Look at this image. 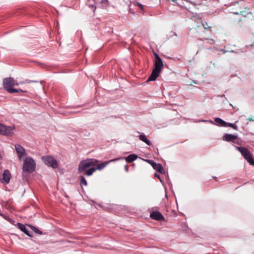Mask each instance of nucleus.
I'll return each instance as SVG.
<instances>
[{
  "label": "nucleus",
  "instance_id": "nucleus-15",
  "mask_svg": "<svg viewBox=\"0 0 254 254\" xmlns=\"http://www.w3.org/2000/svg\"><path fill=\"white\" fill-rule=\"evenodd\" d=\"M215 121L217 125L221 127H226L227 122H225L221 119L219 118H216L215 119Z\"/></svg>",
  "mask_w": 254,
  "mask_h": 254
},
{
  "label": "nucleus",
  "instance_id": "nucleus-20",
  "mask_svg": "<svg viewBox=\"0 0 254 254\" xmlns=\"http://www.w3.org/2000/svg\"><path fill=\"white\" fill-rule=\"evenodd\" d=\"M202 26L204 29L210 31L211 30V26L209 25L207 22H205L202 23Z\"/></svg>",
  "mask_w": 254,
  "mask_h": 254
},
{
  "label": "nucleus",
  "instance_id": "nucleus-22",
  "mask_svg": "<svg viewBox=\"0 0 254 254\" xmlns=\"http://www.w3.org/2000/svg\"><path fill=\"white\" fill-rule=\"evenodd\" d=\"M80 183H81V184L85 186H86L87 185V181H86L85 179L83 177H81Z\"/></svg>",
  "mask_w": 254,
  "mask_h": 254
},
{
  "label": "nucleus",
  "instance_id": "nucleus-4",
  "mask_svg": "<svg viewBox=\"0 0 254 254\" xmlns=\"http://www.w3.org/2000/svg\"><path fill=\"white\" fill-rule=\"evenodd\" d=\"M240 152L245 159L252 165H254V159L252 157V155L250 150L245 147H236Z\"/></svg>",
  "mask_w": 254,
  "mask_h": 254
},
{
  "label": "nucleus",
  "instance_id": "nucleus-11",
  "mask_svg": "<svg viewBox=\"0 0 254 254\" xmlns=\"http://www.w3.org/2000/svg\"><path fill=\"white\" fill-rule=\"evenodd\" d=\"M150 217L151 218L158 221L164 220L163 216L158 211L152 212L150 215Z\"/></svg>",
  "mask_w": 254,
  "mask_h": 254
},
{
  "label": "nucleus",
  "instance_id": "nucleus-9",
  "mask_svg": "<svg viewBox=\"0 0 254 254\" xmlns=\"http://www.w3.org/2000/svg\"><path fill=\"white\" fill-rule=\"evenodd\" d=\"M2 177V179L1 180V182L5 184L9 183L11 179V174L9 171L7 170H4Z\"/></svg>",
  "mask_w": 254,
  "mask_h": 254
},
{
  "label": "nucleus",
  "instance_id": "nucleus-14",
  "mask_svg": "<svg viewBox=\"0 0 254 254\" xmlns=\"http://www.w3.org/2000/svg\"><path fill=\"white\" fill-rule=\"evenodd\" d=\"M137 158V155L134 154H132L128 156L125 157L124 159L127 163H130L135 160Z\"/></svg>",
  "mask_w": 254,
  "mask_h": 254
},
{
  "label": "nucleus",
  "instance_id": "nucleus-6",
  "mask_svg": "<svg viewBox=\"0 0 254 254\" xmlns=\"http://www.w3.org/2000/svg\"><path fill=\"white\" fill-rule=\"evenodd\" d=\"M155 57L154 67L153 69L161 72L163 67L162 60L156 53H155Z\"/></svg>",
  "mask_w": 254,
  "mask_h": 254
},
{
  "label": "nucleus",
  "instance_id": "nucleus-17",
  "mask_svg": "<svg viewBox=\"0 0 254 254\" xmlns=\"http://www.w3.org/2000/svg\"><path fill=\"white\" fill-rule=\"evenodd\" d=\"M139 139L145 142L148 145H150L151 144L150 141L147 139L146 136L144 134H141L138 136Z\"/></svg>",
  "mask_w": 254,
  "mask_h": 254
},
{
  "label": "nucleus",
  "instance_id": "nucleus-5",
  "mask_svg": "<svg viewBox=\"0 0 254 254\" xmlns=\"http://www.w3.org/2000/svg\"><path fill=\"white\" fill-rule=\"evenodd\" d=\"M42 159L44 163L47 166L51 167L54 169L58 167V163L57 160L52 156H43Z\"/></svg>",
  "mask_w": 254,
  "mask_h": 254
},
{
  "label": "nucleus",
  "instance_id": "nucleus-21",
  "mask_svg": "<svg viewBox=\"0 0 254 254\" xmlns=\"http://www.w3.org/2000/svg\"><path fill=\"white\" fill-rule=\"evenodd\" d=\"M226 127H231L236 130L238 128V127L236 125L233 124H231V123H227V125H226Z\"/></svg>",
  "mask_w": 254,
  "mask_h": 254
},
{
  "label": "nucleus",
  "instance_id": "nucleus-2",
  "mask_svg": "<svg viewBox=\"0 0 254 254\" xmlns=\"http://www.w3.org/2000/svg\"><path fill=\"white\" fill-rule=\"evenodd\" d=\"M18 83L15 82L14 79L12 77L5 78L3 80V88L10 93L24 92L21 89H16L12 87L14 85H18Z\"/></svg>",
  "mask_w": 254,
  "mask_h": 254
},
{
  "label": "nucleus",
  "instance_id": "nucleus-28",
  "mask_svg": "<svg viewBox=\"0 0 254 254\" xmlns=\"http://www.w3.org/2000/svg\"><path fill=\"white\" fill-rule=\"evenodd\" d=\"M186 2H190V1L187 0Z\"/></svg>",
  "mask_w": 254,
  "mask_h": 254
},
{
  "label": "nucleus",
  "instance_id": "nucleus-16",
  "mask_svg": "<svg viewBox=\"0 0 254 254\" xmlns=\"http://www.w3.org/2000/svg\"><path fill=\"white\" fill-rule=\"evenodd\" d=\"M17 225L18 226V228L20 229V230L21 231L24 232L27 236H28L29 237H32V236L30 234L28 231L27 230V229H26V228L25 227V226L24 225H23V224H22L21 223H18Z\"/></svg>",
  "mask_w": 254,
  "mask_h": 254
},
{
  "label": "nucleus",
  "instance_id": "nucleus-13",
  "mask_svg": "<svg viewBox=\"0 0 254 254\" xmlns=\"http://www.w3.org/2000/svg\"><path fill=\"white\" fill-rule=\"evenodd\" d=\"M160 71L153 69L152 72L148 78L147 81H154L158 77L160 73Z\"/></svg>",
  "mask_w": 254,
  "mask_h": 254
},
{
  "label": "nucleus",
  "instance_id": "nucleus-8",
  "mask_svg": "<svg viewBox=\"0 0 254 254\" xmlns=\"http://www.w3.org/2000/svg\"><path fill=\"white\" fill-rule=\"evenodd\" d=\"M15 148L16 151L18 155L19 159H21V158L26 155V152L25 149L19 144H16L15 145Z\"/></svg>",
  "mask_w": 254,
  "mask_h": 254
},
{
  "label": "nucleus",
  "instance_id": "nucleus-19",
  "mask_svg": "<svg viewBox=\"0 0 254 254\" xmlns=\"http://www.w3.org/2000/svg\"><path fill=\"white\" fill-rule=\"evenodd\" d=\"M131 4L135 6H138L142 10H143V5L140 3L137 2V1H132V2H131Z\"/></svg>",
  "mask_w": 254,
  "mask_h": 254
},
{
  "label": "nucleus",
  "instance_id": "nucleus-27",
  "mask_svg": "<svg viewBox=\"0 0 254 254\" xmlns=\"http://www.w3.org/2000/svg\"><path fill=\"white\" fill-rule=\"evenodd\" d=\"M155 176L158 178H159V176L156 173L155 174Z\"/></svg>",
  "mask_w": 254,
  "mask_h": 254
},
{
  "label": "nucleus",
  "instance_id": "nucleus-24",
  "mask_svg": "<svg viewBox=\"0 0 254 254\" xmlns=\"http://www.w3.org/2000/svg\"><path fill=\"white\" fill-rule=\"evenodd\" d=\"M125 170L126 172H127L128 171V167L127 165H126L125 166Z\"/></svg>",
  "mask_w": 254,
  "mask_h": 254
},
{
  "label": "nucleus",
  "instance_id": "nucleus-23",
  "mask_svg": "<svg viewBox=\"0 0 254 254\" xmlns=\"http://www.w3.org/2000/svg\"><path fill=\"white\" fill-rule=\"evenodd\" d=\"M4 125L0 124V134L1 133V131L3 128Z\"/></svg>",
  "mask_w": 254,
  "mask_h": 254
},
{
  "label": "nucleus",
  "instance_id": "nucleus-18",
  "mask_svg": "<svg viewBox=\"0 0 254 254\" xmlns=\"http://www.w3.org/2000/svg\"><path fill=\"white\" fill-rule=\"evenodd\" d=\"M28 226L29 227H30L31 228V229L35 233H37V234H40V235H41L42 234V232L40 230H39L37 228H36V227H34V226H32L30 225H28Z\"/></svg>",
  "mask_w": 254,
  "mask_h": 254
},
{
  "label": "nucleus",
  "instance_id": "nucleus-10",
  "mask_svg": "<svg viewBox=\"0 0 254 254\" xmlns=\"http://www.w3.org/2000/svg\"><path fill=\"white\" fill-rule=\"evenodd\" d=\"M14 129V127L4 126L1 134L4 135H10L13 133V131Z\"/></svg>",
  "mask_w": 254,
  "mask_h": 254
},
{
  "label": "nucleus",
  "instance_id": "nucleus-3",
  "mask_svg": "<svg viewBox=\"0 0 254 254\" xmlns=\"http://www.w3.org/2000/svg\"><path fill=\"white\" fill-rule=\"evenodd\" d=\"M36 165L35 162L31 157H26L24 160L23 171L24 172H32L35 170Z\"/></svg>",
  "mask_w": 254,
  "mask_h": 254
},
{
  "label": "nucleus",
  "instance_id": "nucleus-26",
  "mask_svg": "<svg viewBox=\"0 0 254 254\" xmlns=\"http://www.w3.org/2000/svg\"><path fill=\"white\" fill-rule=\"evenodd\" d=\"M28 82H27V81H26V82H23V81H22V82H20V84H24V83H28Z\"/></svg>",
  "mask_w": 254,
  "mask_h": 254
},
{
  "label": "nucleus",
  "instance_id": "nucleus-25",
  "mask_svg": "<svg viewBox=\"0 0 254 254\" xmlns=\"http://www.w3.org/2000/svg\"><path fill=\"white\" fill-rule=\"evenodd\" d=\"M248 120L249 121H254V120L253 118H249Z\"/></svg>",
  "mask_w": 254,
  "mask_h": 254
},
{
  "label": "nucleus",
  "instance_id": "nucleus-1",
  "mask_svg": "<svg viewBox=\"0 0 254 254\" xmlns=\"http://www.w3.org/2000/svg\"><path fill=\"white\" fill-rule=\"evenodd\" d=\"M120 158L110 160L108 161L99 164V161L95 159H87L81 161L78 165V172L85 171V174L88 176H91L96 170H101L109 163L119 160Z\"/></svg>",
  "mask_w": 254,
  "mask_h": 254
},
{
  "label": "nucleus",
  "instance_id": "nucleus-7",
  "mask_svg": "<svg viewBox=\"0 0 254 254\" xmlns=\"http://www.w3.org/2000/svg\"><path fill=\"white\" fill-rule=\"evenodd\" d=\"M145 161L147 162L149 164H150L153 168L157 170L158 172L162 174H165V170L163 169L162 165L159 163H156L154 161L150 160H144Z\"/></svg>",
  "mask_w": 254,
  "mask_h": 254
},
{
  "label": "nucleus",
  "instance_id": "nucleus-12",
  "mask_svg": "<svg viewBox=\"0 0 254 254\" xmlns=\"http://www.w3.org/2000/svg\"><path fill=\"white\" fill-rule=\"evenodd\" d=\"M237 139V136L231 134H225L223 136V140L226 141H232Z\"/></svg>",
  "mask_w": 254,
  "mask_h": 254
}]
</instances>
